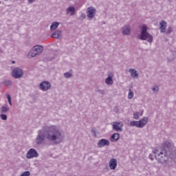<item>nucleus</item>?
<instances>
[{
  "label": "nucleus",
  "mask_w": 176,
  "mask_h": 176,
  "mask_svg": "<svg viewBox=\"0 0 176 176\" xmlns=\"http://www.w3.org/2000/svg\"><path fill=\"white\" fill-rule=\"evenodd\" d=\"M7 98L8 100V102H9L10 105H12V97L10 96V95H8Z\"/></svg>",
  "instance_id": "obj_24"
},
{
  "label": "nucleus",
  "mask_w": 176,
  "mask_h": 176,
  "mask_svg": "<svg viewBox=\"0 0 176 176\" xmlns=\"http://www.w3.org/2000/svg\"><path fill=\"white\" fill-rule=\"evenodd\" d=\"M34 1H35V0H28V2H29V3H32V2H34Z\"/></svg>",
  "instance_id": "obj_31"
},
{
  "label": "nucleus",
  "mask_w": 176,
  "mask_h": 176,
  "mask_svg": "<svg viewBox=\"0 0 176 176\" xmlns=\"http://www.w3.org/2000/svg\"><path fill=\"white\" fill-rule=\"evenodd\" d=\"M1 118L2 119V120H6V119H8V116H6V115L5 114H1Z\"/></svg>",
  "instance_id": "obj_26"
},
{
  "label": "nucleus",
  "mask_w": 176,
  "mask_h": 176,
  "mask_svg": "<svg viewBox=\"0 0 176 176\" xmlns=\"http://www.w3.org/2000/svg\"><path fill=\"white\" fill-rule=\"evenodd\" d=\"M12 64H16V61L13 60Z\"/></svg>",
  "instance_id": "obj_32"
},
{
  "label": "nucleus",
  "mask_w": 176,
  "mask_h": 176,
  "mask_svg": "<svg viewBox=\"0 0 176 176\" xmlns=\"http://www.w3.org/2000/svg\"><path fill=\"white\" fill-rule=\"evenodd\" d=\"M87 16L89 19H93L96 14V9L93 7H89L87 9Z\"/></svg>",
  "instance_id": "obj_8"
},
{
  "label": "nucleus",
  "mask_w": 176,
  "mask_h": 176,
  "mask_svg": "<svg viewBox=\"0 0 176 176\" xmlns=\"http://www.w3.org/2000/svg\"><path fill=\"white\" fill-rule=\"evenodd\" d=\"M71 76H72V74H70V73H65V78H71Z\"/></svg>",
  "instance_id": "obj_27"
},
{
  "label": "nucleus",
  "mask_w": 176,
  "mask_h": 176,
  "mask_svg": "<svg viewBox=\"0 0 176 176\" xmlns=\"http://www.w3.org/2000/svg\"><path fill=\"white\" fill-rule=\"evenodd\" d=\"M122 33L124 34V35H129V34H130V27H124L122 29Z\"/></svg>",
  "instance_id": "obj_16"
},
{
  "label": "nucleus",
  "mask_w": 176,
  "mask_h": 176,
  "mask_svg": "<svg viewBox=\"0 0 176 176\" xmlns=\"http://www.w3.org/2000/svg\"><path fill=\"white\" fill-rule=\"evenodd\" d=\"M8 111V108L6 107H1V111L6 112Z\"/></svg>",
  "instance_id": "obj_29"
},
{
  "label": "nucleus",
  "mask_w": 176,
  "mask_h": 176,
  "mask_svg": "<svg viewBox=\"0 0 176 176\" xmlns=\"http://www.w3.org/2000/svg\"><path fill=\"white\" fill-rule=\"evenodd\" d=\"M122 127H123V124L122 122H113V129L116 131H122Z\"/></svg>",
  "instance_id": "obj_10"
},
{
  "label": "nucleus",
  "mask_w": 176,
  "mask_h": 176,
  "mask_svg": "<svg viewBox=\"0 0 176 176\" xmlns=\"http://www.w3.org/2000/svg\"><path fill=\"white\" fill-rule=\"evenodd\" d=\"M38 156H39L38 152L34 148H30L26 154L27 159H32L34 157H38Z\"/></svg>",
  "instance_id": "obj_5"
},
{
  "label": "nucleus",
  "mask_w": 176,
  "mask_h": 176,
  "mask_svg": "<svg viewBox=\"0 0 176 176\" xmlns=\"http://www.w3.org/2000/svg\"><path fill=\"white\" fill-rule=\"evenodd\" d=\"M6 1H9V0H6Z\"/></svg>",
  "instance_id": "obj_33"
},
{
  "label": "nucleus",
  "mask_w": 176,
  "mask_h": 176,
  "mask_svg": "<svg viewBox=\"0 0 176 176\" xmlns=\"http://www.w3.org/2000/svg\"><path fill=\"white\" fill-rule=\"evenodd\" d=\"M148 28L144 25L142 26V33L140 36V38L142 41H147L149 43H152V41H153V37L152 35L149 34L146 32Z\"/></svg>",
  "instance_id": "obj_3"
},
{
  "label": "nucleus",
  "mask_w": 176,
  "mask_h": 176,
  "mask_svg": "<svg viewBox=\"0 0 176 176\" xmlns=\"http://www.w3.org/2000/svg\"><path fill=\"white\" fill-rule=\"evenodd\" d=\"M40 87L41 90H49V88L50 87V83H49V82L44 81L41 83Z\"/></svg>",
  "instance_id": "obj_12"
},
{
  "label": "nucleus",
  "mask_w": 176,
  "mask_h": 176,
  "mask_svg": "<svg viewBox=\"0 0 176 176\" xmlns=\"http://www.w3.org/2000/svg\"><path fill=\"white\" fill-rule=\"evenodd\" d=\"M118 166V162L116 161V159H111L109 162V167L111 170H115Z\"/></svg>",
  "instance_id": "obj_11"
},
{
  "label": "nucleus",
  "mask_w": 176,
  "mask_h": 176,
  "mask_svg": "<svg viewBox=\"0 0 176 176\" xmlns=\"http://www.w3.org/2000/svg\"><path fill=\"white\" fill-rule=\"evenodd\" d=\"M0 4H1V1H0Z\"/></svg>",
  "instance_id": "obj_34"
},
{
  "label": "nucleus",
  "mask_w": 176,
  "mask_h": 176,
  "mask_svg": "<svg viewBox=\"0 0 176 176\" xmlns=\"http://www.w3.org/2000/svg\"><path fill=\"white\" fill-rule=\"evenodd\" d=\"M119 133H114L112 136H111V140H113V141H118L119 140Z\"/></svg>",
  "instance_id": "obj_21"
},
{
  "label": "nucleus",
  "mask_w": 176,
  "mask_h": 176,
  "mask_svg": "<svg viewBox=\"0 0 176 176\" xmlns=\"http://www.w3.org/2000/svg\"><path fill=\"white\" fill-rule=\"evenodd\" d=\"M34 54H35V50L33 48L32 50H30V52L28 54V58H32V57H35V56H34Z\"/></svg>",
  "instance_id": "obj_20"
},
{
  "label": "nucleus",
  "mask_w": 176,
  "mask_h": 176,
  "mask_svg": "<svg viewBox=\"0 0 176 176\" xmlns=\"http://www.w3.org/2000/svg\"><path fill=\"white\" fill-rule=\"evenodd\" d=\"M148 123V118H144L140 121H131L130 122V126L142 128Z\"/></svg>",
  "instance_id": "obj_4"
},
{
  "label": "nucleus",
  "mask_w": 176,
  "mask_h": 176,
  "mask_svg": "<svg viewBox=\"0 0 176 176\" xmlns=\"http://www.w3.org/2000/svg\"><path fill=\"white\" fill-rule=\"evenodd\" d=\"M133 97H134V93H133V91H131V89H129V92L128 94V98H133Z\"/></svg>",
  "instance_id": "obj_23"
},
{
  "label": "nucleus",
  "mask_w": 176,
  "mask_h": 176,
  "mask_svg": "<svg viewBox=\"0 0 176 176\" xmlns=\"http://www.w3.org/2000/svg\"><path fill=\"white\" fill-rule=\"evenodd\" d=\"M129 72L131 73V75L133 78H138V74L137 73V70L135 69H131Z\"/></svg>",
  "instance_id": "obj_15"
},
{
  "label": "nucleus",
  "mask_w": 176,
  "mask_h": 176,
  "mask_svg": "<svg viewBox=\"0 0 176 176\" xmlns=\"http://www.w3.org/2000/svg\"><path fill=\"white\" fill-rule=\"evenodd\" d=\"M171 146V143L169 142H165L163 144V149L161 152L157 153L155 152V157L157 160H159L160 163H164L166 162V157L167 156V153L168 152V150L170 149Z\"/></svg>",
  "instance_id": "obj_2"
},
{
  "label": "nucleus",
  "mask_w": 176,
  "mask_h": 176,
  "mask_svg": "<svg viewBox=\"0 0 176 176\" xmlns=\"http://www.w3.org/2000/svg\"><path fill=\"white\" fill-rule=\"evenodd\" d=\"M133 118L134 119H138V118H140V115L138 114V112H135L133 113Z\"/></svg>",
  "instance_id": "obj_25"
},
{
  "label": "nucleus",
  "mask_w": 176,
  "mask_h": 176,
  "mask_svg": "<svg viewBox=\"0 0 176 176\" xmlns=\"http://www.w3.org/2000/svg\"><path fill=\"white\" fill-rule=\"evenodd\" d=\"M33 50H34L35 54L33 55H31V54H30V56H37V54H41V53L43 52V47L36 45L33 47Z\"/></svg>",
  "instance_id": "obj_7"
},
{
  "label": "nucleus",
  "mask_w": 176,
  "mask_h": 176,
  "mask_svg": "<svg viewBox=\"0 0 176 176\" xmlns=\"http://www.w3.org/2000/svg\"><path fill=\"white\" fill-rule=\"evenodd\" d=\"M109 146V141H108L107 139H102L100 140H99L98 143V146L99 148H102L103 146Z\"/></svg>",
  "instance_id": "obj_9"
},
{
  "label": "nucleus",
  "mask_w": 176,
  "mask_h": 176,
  "mask_svg": "<svg viewBox=\"0 0 176 176\" xmlns=\"http://www.w3.org/2000/svg\"><path fill=\"white\" fill-rule=\"evenodd\" d=\"M61 36V31L56 30L54 34H52V38H55L56 39H58Z\"/></svg>",
  "instance_id": "obj_14"
},
{
  "label": "nucleus",
  "mask_w": 176,
  "mask_h": 176,
  "mask_svg": "<svg viewBox=\"0 0 176 176\" xmlns=\"http://www.w3.org/2000/svg\"><path fill=\"white\" fill-rule=\"evenodd\" d=\"M43 138H45V136L41 135V133H39V134L36 138L37 144H41V142H42V141H43Z\"/></svg>",
  "instance_id": "obj_17"
},
{
  "label": "nucleus",
  "mask_w": 176,
  "mask_h": 176,
  "mask_svg": "<svg viewBox=\"0 0 176 176\" xmlns=\"http://www.w3.org/2000/svg\"><path fill=\"white\" fill-rule=\"evenodd\" d=\"M105 82L107 85H113V80H112V77L109 76L107 78H106Z\"/></svg>",
  "instance_id": "obj_18"
},
{
  "label": "nucleus",
  "mask_w": 176,
  "mask_h": 176,
  "mask_svg": "<svg viewBox=\"0 0 176 176\" xmlns=\"http://www.w3.org/2000/svg\"><path fill=\"white\" fill-rule=\"evenodd\" d=\"M166 27H167V23H166V21H162L160 23V30H161V32H166Z\"/></svg>",
  "instance_id": "obj_13"
},
{
  "label": "nucleus",
  "mask_w": 176,
  "mask_h": 176,
  "mask_svg": "<svg viewBox=\"0 0 176 176\" xmlns=\"http://www.w3.org/2000/svg\"><path fill=\"white\" fill-rule=\"evenodd\" d=\"M67 13H69V12H72V14H74V13L75 12V8L69 7V8H67Z\"/></svg>",
  "instance_id": "obj_22"
},
{
  "label": "nucleus",
  "mask_w": 176,
  "mask_h": 176,
  "mask_svg": "<svg viewBox=\"0 0 176 176\" xmlns=\"http://www.w3.org/2000/svg\"><path fill=\"white\" fill-rule=\"evenodd\" d=\"M12 75L16 78H21V76L23 75V70L16 67L12 71Z\"/></svg>",
  "instance_id": "obj_6"
},
{
  "label": "nucleus",
  "mask_w": 176,
  "mask_h": 176,
  "mask_svg": "<svg viewBox=\"0 0 176 176\" xmlns=\"http://www.w3.org/2000/svg\"><path fill=\"white\" fill-rule=\"evenodd\" d=\"M58 25H60V23L58 22H55L54 23H53L51 26L50 28L52 30H57V28L58 27Z\"/></svg>",
  "instance_id": "obj_19"
},
{
  "label": "nucleus",
  "mask_w": 176,
  "mask_h": 176,
  "mask_svg": "<svg viewBox=\"0 0 176 176\" xmlns=\"http://www.w3.org/2000/svg\"><path fill=\"white\" fill-rule=\"evenodd\" d=\"M6 85H7V86H8V85H12V82L11 81H6Z\"/></svg>",
  "instance_id": "obj_30"
},
{
  "label": "nucleus",
  "mask_w": 176,
  "mask_h": 176,
  "mask_svg": "<svg viewBox=\"0 0 176 176\" xmlns=\"http://www.w3.org/2000/svg\"><path fill=\"white\" fill-rule=\"evenodd\" d=\"M45 137L50 141H58L57 143L61 142V133L54 126L48 129V131L45 133Z\"/></svg>",
  "instance_id": "obj_1"
},
{
  "label": "nucleus",
  "mask_w": 176,
  "mask_h": 176,
  "mask_svg": "<svg viewBox=\"0 0 176 176\" xmlns=\"http://www.w3.org/2000/svg\"><path fill=\"white\" fill-rule=\"evenodd\" d=\"M153 91H159V87L155 86L153 88Z\"/></svg>",
  "instance_id": "obj_28"
}]
</instances>
